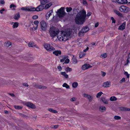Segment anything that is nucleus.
Masks as SVG:
<instances>
[{
    "label": "nucleus",
    "instance_id": "473e14b6",
    "mask_svg": "<svg viewBox=\"0 0 130 130\" xmlns=\"http://www.w3.org/2000/svg\"><path fill=\"white\" fill-rule=\"evenodd\" d=\"M14 107L16 109H21L22 108V106L18 105H14Z\"/></svg>",
    "mask_w": 130,
    "mask_h": 130
},
{
    "label": "nucleus",
    "instance_id": "9d476101",
    "mask_svg": "<svg viewBox=\"0 0 130 130\" xmlns=\"http://www.w3.org/2000/svg\"><path fill=\"white\" fill-rule=\"evenodd\" d=\"M92 67V66H90L88 63H86L83 65L81 67V69L83 70H85L90 68Z\"/></svg>",
    "mask_w": 130,
    "mask_h": 130
},
{
    "label": "nucleus",
    "instance_id": "f03ea898",
    "mask_svg": "<svg viewBox=\"0 0 130 130\" xmlns=\"http://www.w3.org/2000/svg\"><path fill=\"white\" fill-rule=\"evenodd\" d=\"M72 32L71 30L68 29L59 32L57 36V38L61 41H66L68 39Z\"/></svg>",
    "mask_w": 130,
    "mask_h": 130
},
{
    "label": "nucleus",
    "instance_id": "f257e3e1",
    "mask_svg": "<svg viewBox=\"0 0 130 130\" xmlns=\"http://www.w3.org/2000/svg\"><path fill=\"white\" fill-rule=\"evenodd\" d=\"M86 12L84 10L80 11L76 15L75 22L77 24H83L85 21Z\"/></svg>",
    "mask_w": 130,
    "mask_h": 130
},
{
    "label": "nucleus",
    "instance_id": "ea45409f",
    "mask_svg": "<svg viewBox=\"0 0 130 130\" xmlns=\"http://www.w3.org/2000/svg\"><path fill=\"white\" fill-rule=\"evenodd\" d=\"M9 80H7V81H4L2 83V84L3 85H7L8 84L7 83V82L9 83Z\"/></svg>",
    "mask_w": 130,
    "mask_h": 130
},
{
    "label": "nucleus",
    "instance_id": "4be33fe9",
    "mask_svg": "<svg viewBox=\"0 0 130 130\" xmlns=\"http://www.w3.org/2000/svg\"><path fill=\"white\" fill-rule=\"evenodd\" d=\"M49 111L54 113H58V111L57 110L51 108H48L47 109Z\"/></svg>",
    "mask_w": 130,
    "mask_h": 130
},
{
    "label": "nucleus",
    "instance_id": "a18cd8bd",
    "mask_svg": "<svg viewBox=\"0 0 130 130\" xmlns=\"http://www.w3.org/2000/svg\"><path fill=\"white\" fill-rule=\"evenodd\" d=\"M34 23L36 25V26H38L39 23V22L37 21H35L34 22Z\"/></svg>",
    "mask_w": 130,
    "mask_h": 130
},
{
    "label": "nucleus",
    "instance_id": "338daca9",
    "mask_svg": "<svg viewBox=\"0 0 130 130\" xmlns=\"http://www.w3.org/2000/svg\"><path fill=\"white\" fill-rule=\"evenodd\" d=\"M64 59H62L60 60V61L61 62H63L64 61Z\"/></svg>",
    "mask_w": 130,
    "mask_h": 130
},
{
    "label": "nucleus",
    "instance_id": "c756f323",
    "mask_svg": "<svg viewBox=\"0 0 130 130\" xmlns=\"http://www.w3.org/2000/svg\"><path fill=\"white\" fill-rule=\"evenodd\" d=\"M113 11L115 13L117 14L119 16H121L122 14L120 13L117 10L114 9H113Z\"/></svg>",
    "mask_w": 130,
    "mask_h": 130
},
{
    "label": "nucleus",
    "instance_id": "39448f33",
    "mask_svg": "<svg viewBox=\"0 0 130 130\" xmlns=\"http://www.w3.org/2000/svg\"><path fill=\"white\" fill-rule=\"evenodd\" d=\"M44 46L45 48L48 51H51L55 50V48L50 46L48 44L45 43L44 44Z\"/></svg>",
    "mask_w": 130,
    "mask_h": 130
},
{
    "label": "nucleus",
    "instance_id": "6ab92c4d",
    "mask_svg": "<svg viewBox=\"0 0 130 130\" xmlns=\"http://www.w3.org/2000/svg\"><path fill=\"white\" fill-rule=\"evenodd\" d=\"M125 23H123L122 24L120 25L118 29L120 30H122L124 29L125 26Z\"/></svg>",
    "mask_w": 130,
    "mask_h": 130
},
{
    "label": "nucleus",
    "instance_id": "f3484780",
    "mask_svg": "<svg viewBox=\"0 0 130 130\" xmlns=\"http://www.w3.org/2000/svg\"><path fill=\"white\" fill-rule=\"evenodd\" d=\"M116 1L118 3L121 4L127 3V0H116Z\"/></svg>",
    "mask_w": 130,
    "mask_h": 130
},
{
    "label": "nucleus",
    "instance_id": "2eb2a0df",
    "mask_svg": "<svg viewBox=\"0 0 130 130\" xmlns=\"http://www.w3.org/2000/svg\"><path fill=\"white\" fill-rule=\"evenodd\" d=\"M111 83L110 82L107 81L104 83L102 85V86L104 88H108L111 86Z\"/></svg>",
    "mask_w": 130,
    "mask_h": 130
},
{
    "label": "nucleus",
    "instance_id": "8fccbe9b",
    "mask_svg": "<svg viewBox=\"0 0 130 130\" xmlns=\"http://www.w3.org/2000/svg\"><path fill=\"white\" fill-rule=\"evenodd\" d=\"M70 61V60L68 59H67L65 60L64 63H68Z\"/></svg>",
    "mask_w": 130,
    "mask_h": 130
},
{
    "label": "nucleus",
    "instance_id": "680f3d73",
    "mask_svg": "<svg viewBox=\"0 0 130 130\" xmlns=\"http://www.w3.org/2000/svg\"><path fill=\"white\" fill-rule=\"evenodd\" d=\"M68 57L67 56L64 55L63 56V58L65 60L66 59H68Z\"/></svg>",
    "mask_w": 130,
    "mask_h": 130
},
{
    "label": "nucleus",
    "instance_id": "13d9d810",
    "mask_svg": "<svg viewBox=\"0 0 130 130\" xmlns=\"http://www.w3.org/2000/svg\"><path fill=\"white\" fill-rule=\"evenodd\" d=\"M91 14V13L90 12H88L87 13V15L88 16H90Z\"/></svg>",
    "mask_w": 130,
    "mask_h": 130
},
{
    "label": "nucleus",
    "instance_id": "603ef678",
    "mask_svg": "<svg viewBox=\"0 0 130 130\" xmlns=\"http://www.w3.org/2000/svg\"><path fill=\"white\" fill-rule=\"evenodd\" d=\"M83 3L85 5H87V3L86 0H83Z\"/></svg>",
    "mask_w": 130,
    "mask_h": 130
},
{
    "label": "nucleus",
    "instance_id": "c85d7f7f",
    "mask_svg": "<svg viewBox=\"0 0 130 130\" xmlns=\"http://www.w3.org/2000/svg\"><path fill=\"white\" fill-rule=\"evenodd\" d=\"M11 45V43L9 41L6 42L4 43V45L6 47H8Z\"/></svg>",
    "mask_w": 130,
    "mask_h": 130
},
{
    "label": "nucleus",
    "instance_id": "3c124183",
    "mask_svg": "<svg viewBox=\"0 0 130 130\" xmlns=\"http://www.w3.org/2000/svg\"><path fill=\"white\" fill-rule=\"evenodd\" d=\"M123 110L126 111H130V108H127L126 107H123Z\"/></svg>",
    "mask_w": 130,
    "mask_h": 130
},
{
    "label": "nucleus",
    "instance_id": "ddd939ff",
    "mask_svg": "<svg viewBox=\"0 0 130 130\" xmlns=\"http://www.w3.org/2000/svg\"><path fill=\"white\" fill-rule=\"evenodd\" d=\"M83 96L88 99L89 102H91L93 99V97L90 95L84 93L83 94Z\"/></svg>",
    "mask_w": 130,
    "mask_h": 130
},
{
    "label": "nucleus",
    "instance_id": "aec40b11",
    "mask_svg": "<svg viewBox=\"0 0 130 130\" xmlns=\"http://www.w3.org/2000/svg\"><path fill=\"white\" fill-rule=\"evenodd\" d=\"M11 25H12V28H17L18 27L19 23L17 22H12L11 23Z\"/></svg>",
    "mask_w": 130,
    "mask_h": 130
},
{
    "label": "nucleus",
    "instance_id": "de8ad7c7",
    "mask_svg": "<svg viewBox=\"0 0 130 130\" xmlns=\"http://www.w3.org/2000/svg\"><path fill=\"white\" fill-rule=\"evenodd\" d=\"M38 16L37 15H34L32 17V19H36L38 18Z\"/></svg>",
    "mask_w": 130,
    "mask_h": 130
},
{
    "label": "nucleus",
    "instance_id": "b1692460",
    "mask_svg": "<svg viewBox=\"0 0 130 130\" xmlns=\"http://www.w3.org/2000/svg\"><path fill=\"white\" fill-rule=\"evenodd\" d=\"M20 18V13L19 12L17 13L14 16V18L16 20H18Z\"/></svg>",
    "mask_w": 130,
    "mask_h": 130
},
{
    "label": "nucleus",
    "instance_id": "2f4dec72",
    "mask_svg": "<svg viewBox=\"0 0 130 130\" xmlns=\"http://www.w3.org/2000/svg\"><path fill=\"white\" fill-rule=\"evenodd\" d=\"M117 100V98L114 96H111L110 98V100L111 101H116Z\"/></svg>",
    "mask_w": 130,
    "mask_h": 130
},
{
    "label": "nucleus",
    "instance_id": "393cba45",
    "mask_svg": "<svg viewBox=\"0 0 130 130\" xmlns=\"http://www.w3.org/2000/svg\"><path fill=\"white\" fill-rule=\"evenodd\" d=\"M60 74L66 78H68L69 76L65 72H60Z\"/></svg>",
    "mask_w": 130,
    "mask_h": 130
},
{
    "label": "nucleus",
    "instance_id": "bf43d9fd",
    "mask_svg": "<svg viewBox=\"0 0 130 130\" xmlns=\"http://www.w3.org/2000/svg\"><path fill=\"white\" fill-rule=\"evenodd\" d=\"M23 85L24 86L26 87H27L28 86V85L27 83H23Z\"/></svg>",
    "mask_w": 130,
    "mask_h": 130
},
{
    "label": "nucleus",
    "instance_id": "f704fd0d",
    "mask_svg": "<svg viewBox=\"0 0 130 130\" xmlns=\"http://www.w3.org/2000/svg\"><path fill=\"white\" fill-rule=\"evenodd\" d=\"M65 70L67 72H69L72 71V69L71 68L68 67Z\"/></svg>",
    "mask_w": 130,
    "mask_h": 130
},
{
    "label": "nucleus",
    "instance_id": "7ed1b4c3",
    "mask_svg": "<svg viewBox=\"0 0 130 130\" xmlns=\"http://www.w3.org/2000/svg\"><path fill=\"white\" fill-rule=\"evenodd\" d=\"M49 32L50 36L54 37L59 33V30L54 26L51 27L50 29Z\"/></svg>",
    "mask_w": 130,
    "mask_h": 130
},
{
    "label": "nucleus",
    "instance_id": "774afa93",
    "mask_svg": "<svg viewBox=\"0 0 130 130\" xmlns=\"http://www.w3.org/2000/svg\"><path fill=\"white\" fill-rule=\"evenodd\" d=\"M38 27V26H36V27H34V28L35 29V30H36L37 29Z\"/></svg>",
    "mask_w": 130,
    "mask_h": 130
},
{
    "label": "nucleus",
    "instance_id": "412c9836",
    "mask_svg": "<svg viewBox=\"0 0 130 130\" xmlns=\"http://www.w3.org/2000/svg\"><path fill=\"white\" fill-rule=\"evenodd\" d=\"M101 99L102 101L104 103L106 104H108V101L105 98L102 97L101 98Z\"/></svg>",
    "mask_w": 130,
    "mask_h": 130
},
{
    "label": "nucleus",
    "instance_id": "6e6d98bb",
    "mask_svg": "<svg viewBox=\"0 0 130 130\" xmlns=\"http://www.w3.org/2000/svg\"><path fill=\"white\" fill-rule=\"evenodd\" d=\"M0 3L2 4H4L5 3V1L4 0H0Z\"/></svg>",
    "mask_w": 130,
    "mask_h": 130
},
{
    "label": "nucleus",
    "instance_id": "c9c22d12",
    "mask_svg": "<svg viewBox=\"0 0 130 130\" xmlns=\"http://www.w3.org/2000/svg\"><path fill=\"white\" fill-rule=\"evenodd\" d=\"M85 53L84 52H81L79 54V57L80 58H82L84 57L85 55Z\"/></svg>",
    "mask_w": 130,
    "mask_h": 130
},
{
    "label": "nucleus",
    "instance_id": "5701e85b",
    "mask_svg": "<svg viewBox=\"0 0 130 130\" xmlns=\"http://www.w3.org/2000/svg\"><path fill=\"white\" fill-rule=\"evenodd\" d=\"M53 53L56 56H58L59 55L61 54V52L60 51H56L53 52Z\"/></svg>",
    "mask_w": 130,
    "mask_h": 130
},
{
    "label": "nucleus",
    "instance_id": "a878e982",
    "mask_svg": "<svg viewBox=\"0 0 130 130\" xmlns=\"http://www.w3.org/2000/svg\"><path fill=\"white\" fill-rule=\"evenodd\" d=\"M52 4L51 3H50L46 4L44 7V8L45 9H47L49 8L52 5Z\"/></svg>",
    "mask_w": 130,
    "mask_h": 130
},
{
    "label": "nucleus",
    "instance_id": "c03bdc74",
    "mask_svg": "<svg viewBox=\"0 0 130 130\" xmlns=\"http://www.w3.org/2000/svg\"><path fill=\"white\" fill-rule=\"evenodd\" d=\"M125 81V79L124 78H123L122 79L120 80L119 83H122V82H124Z\"/></svg>",
    "mask_w": 130,
    "mask_h": 130
},
{
    "label": "nucleus",
    "instance_id": "423d86ee",
    "mask_svg": "<svg viewBox=\"0 0 130 130\" xmlns=\"http://www.w3.org/2000/svg\"><path fill=\"white\" fill-rule=\"evenodd\" d=\"M119 10L123 12H126L129 11V8L125 6H122L119 8Z\"/></svg>",
    "mask_w": 130,
    "mask_h": 130
},
{
    "label": "nucleus",
    "instance_id": "7c9ffc66",
    "mask_svg": "<svg viewBox=\"0 0 130 130\" xmlns=\"http://www.w3.org/2000/svg\"><path fill=\"white\" fill-rule=\"evenodd\" d=\"M103 94L102 92L100 91L96 95V97L97 98H99Z\"/></svg>",
    "mask_w": 130,
    "mask_h": 130
},
{
    "label": "nucleus",
    "instance_id": "bb28decb",
    "mask_svg": "<svg viewBox=\"0 0 130 130\" xmlns=\"http://www.w3.org/2000/svg\"><path fill=\"white\" fill-rule=\"evenodd\" d=\"M100 110L102 112H103L105 111V107L103 106H100Z\"/></svg>",
    "mask_w": 130,
    "mask_h": 130
},
{
    "label": "nucleus",
    "instance_id": "864d4df0",
    "mask_svg": "<svg viewBox=\"0 0 130 130\" xmlns=\"http://www.w3.org/2000/svg\"><path fill=\"white\" fill-rule=\"evenodd\" d=\"M13 7H16V6L14 5V4H11L10 5V8H12Z\"/></svg>",
    "mask_w": 130,
    "mask_h": 130
},
{
    "label": "nucleus",
    "instance_id": "58836bf2",
    "mask_svg": "<svg viewBox=\"0 0 130 130\" xmlns=\"http://www.w3.org/2000/svg\"><path fill=\"white\" fill-rule=\"evenodd\" d=\"M107 56V54L106 53L102 54L101 55V57L102 58H105Z\"/></svg>",
    "mask_w": 130,
    "mask_h": 130
},
{
    "label": "nucleus",
    "instance_id": "a211bd4d",
    "mask_svg": "<svg viewBox=\"0 0 130 130\" xmlns=\"http://www.w3.org/2000/svg\"><path fill=\"white\" fill-rule=\"evenodd\" d=\"M28 45L30 47H33L35 46L37 48H39V47L36 45L35 44L32 42H29L28 44Z\"/></svg>",
    "mask_w": 130,
    "mask_h": 130
},
{
    "label": "nucleus",
    "instance_id": "dca6fc26",
    "mask_svg": "<svg viewBox=\"0 0 130 130\" xmlns=\"http://www.w3.org/2000/svg\"><path fill=\"white\" fill-rule=\"evenodd\" d=\"M43 9V7L41 5H40L36 8H35V10L34 11H39L42 10Z\"/></svg>",
    "mask_w": 130,
    "mask_h": 130
},
{
    "label": "nucleus",
    "instance_id": "49530a36",
    "mask_svg": "<svg viewBox=\"0 0 130 130\" xmlns=\"http://www.w3.org/2000/svg\"><path fill=\"white\" fill-rule=\"evenodd\" d=\"M76 100V98L75 97H73L70 100L71 101H75Z\"/></svg>",
    "mask_w": 130,
    "mask_h": 130
},
{
    "label": "nucleus",
    "instance_id": "a19ab883",
    "mask_svg": "<svg viewBox=\"0 0 130 130\" xmlns=\"http://www.w3.org/2000/svg\"><path fill=\"white\" fill-rule=\"evenodd\" d=\"M114 118L116 120H118L121 119V117L120 116H115L114 117Z\"/></svg>",
    "mask_w": 130,
    "mask_h": 130
},
{
    "label": "nucleus",
    "instance_id": "5fc2aeb1",
    "mask_svg": "<svg viewBox=\"0 0 130 130\" xmlns=\"http://www.w3.org/2000/svg\"><path fill=\"white\" fill-rule=\"evenodd\" d=\"M102 76L104 77V76L106 74V73L105 72H102Z\"/></svg>",
    "mask_w": 130,
    "mask_h": 130
},
{
    "label": "nucleus",
    "instance_id": "1a4fd4ad",
    "mask_svg": "<svg viewBox=\"0 0 130 130\" xmlns=\"http://www.w3.org/2000/svg\"><path fill=\"white\" fill-rule=\"evenodd\" d=\"M21 9L23 11H34V10H35V8L32 7H23L21 8Z\"/></svg>",
    "mask_w": 130,
    "mask_h": 130
},
{
    "label": "nucleus",
    "instance_id": "052dcab7",
    "mask_svg": "<svg viewBox=\"0 0 130 130\" xmlns=\"http://www.w3.org/2000/svg\"><path fill=\"white\" fill-rule=\"evenodd\" d=\"M5 10L4 9V8L2 9L1 10H0V13L1 14H2L3 13V11H5Z\"/></svg>",
    "mask_w": 130,
    "mask_h": 130
},
{
    "label": "nucleus",
    "instance_id": "6e6552de",
    "mask_svg": "<svg viewBox=\"0 0 130 130\" xmlns=\"http://www.w3.org/2000/svg\"><path fill=\"white\" fill-rule=\"evenodd\" d=\"M34 87L37 88L39 89H46L47 87L45 86L40 85L38 83H34L33 84Z\"/></svg>",
    "mask_w": 130,
    "mask_h": 130
},
{
    "label": "nucleus",
    "instance_id": "4468645a",
    "mask_svg": "<svg viewBox=\"0 0 130 130\" xmlns=\"http://www.w3.org/2000/svg\"><path fill=\"white\" fill-rule=\"evenodd\" d=\"M26 106L32 109H36V108L35 105L32 103L27 102L25 103Z\"/></svg>",
    "mask_w": 130,
    "mask_h": 130
},
{
    "label": "nucleus",
    "instance_id": "4d7b16f0",
    "mask_svg": "<svg viewBox=\"0 0 130 130\" xmlns=\"http://www.w3.org/2000/svg\"><path fill=\"white\" fill-rule=\"evenodd\" d=\"M89 49V47H87L86 49H85L84 50L83 52H86Z\"/></svg>",
    "mask_w": 130,
    "mask_h": 130
},
{
    "label": "nucleus",
    "instance_id": "69168bd1",
    "mask_svg": "<svg viewBox=\"0 0 130 130\" xmlns=\"http://www.w3.org/2000/svg\"><path fill=\"white\" fill-rule=\"evenodd\" d=\"M129 58H128V59H127V62L125 64V65H127L128 63L129 62Z\"/></svg>",
    "mask_w": 130,
    "mask_h": 130
},
{
    "label": "nucleus",
    "instance_id": "72a5a7b5",
    "mask_svg": "<svg viewBox=\"0 0 130 130\" xmlns=\"http://www.w3.org/2000/svg\"><path fill=\"white\" fill-rule=\"evenodd\" d=\"M72 62L74 64H76L77 63V59L74 57H73L72 58Z\"/></svg>",
    "mask_w": 130,
    "mask_h": 130
},
{
    "label": "nucleus",
    "instance_id": "e2e57ef3",
    "mask_svg": "<svg viewBox=\"0 0 130 130\" xmlns=\"http://www.w3.org/2000/svg\"><path fill=\"white\" fill-rule=\"evenodd\" d=\"M58 69L59 71H60L61 70L62 68L61 66H59L58 67Z\"/></svg>",
    "mask_w": 130,
    "mask_h": 130
},
{
    "label": "nucleus",
    "instance_id": "9b49d317",
    "mask_svg": "<svg viewBox=\"0 0 130 130\" xmlns=\"http://www.w3.org/2000/svg\"><path fill=\"white\" fill-rule=\"evenodd\" d=\"M40 24L42 29L43 31L46 30V24L45 22L44 21H42L40 23Z\"/></svg>",
    "mask_w": 130,
    "mask_h": 130
},
{
    "label": "nucleus",
    "instance_id": "e433bc0d",
    "mask_svg": "<svg viewBox=\"0 0 130 130\" xmlns=\"http://www.w3.org/2000/svg\"><path fill=\"white\" fill-rule=\"evenodd\" d=\"M62 86L65 87L67 89H69L70 88L69 86L68 85L67 83H64L62 85Z\"/></svg>",
    "mask_w": 130,
    "mask_h": 130
},
{
    "label": "nucleus",
    "instance_id": "20e7f679",
    "mask_svg": "<svg viewBox=\"0 0 130 130\" xmlns=\"http://www.w3.org/2000/svg\"><path fill=\"white\" fill-rule=\"evenodd\" d=\"M57 14L59 18L62 17L65 15V13L63 10V8L61 7L58 10Z\"/></svg>",
    "mask_w": 130,
    "mask_h": 130
},
{
    "label": "nucleus",
    "instance_id": "4c0bfd02",
    "mask_svg": "<svg viewBox=\"0 0 130 130\" xmlns=\"http://www.w3.org/2000/svg\"><path fill=\"white\" fill-rule=\"evenodd\" d=\"M58 126H59L58 125H53L51 126L50 127L51 128H52V129H56L58 127Z\"/></svg>",
    "mask_w": 130,
    "mask_h": 130
},
{
    "label": "nucleus",
    "instance_id": "0e129e2a",
    "mask_svg": "<svg viewBox=\"0 0 130 130\" xmlns=\"http://www.w3.org/2000/svg\"><path fill=\"white\" fill-rule=\"evenodd\" d=\"M99 25V23L98 22H97L96 23L95 25V27H97Z\"/></svg>",
    "mask_w": 130,
    "mask_h": 130
},
{
    "label": "nucleus",
    "instance_id": "79ce46f5",
    "mask_svg": "<svg viewBox=\"0 0 130 130\" xmlns=\"http://www.w3.org/2000/svg\"><path fill=\"white\" fill-rule=\"evenodd\" d=\"M72 9L71 7H67L66 8V10L67 12H69L71 11Z\"/></svg>",
    "mask_w": 130,
    "mask_h": 130
},
{
    "label": "nucleus",
    "instance_id": "f8f14e48",
    "mask_svg": "<svg viewBox=\"0 0 130 130\" xmlns=\"http://www.w3.org/2000/svg\"><path fill=\"white\" fill-rule=\"evenodd\" d=\"M53 10H51L48 12L45 15L46 19L47 20H49L50 19L51 17H52L53 14Z\"/></svg>",
    "mask_w": 130,
    "mask_h": 130
},
{
    "label": "nucleus",
    "instance_id": "0eeeda50",
    "mask_svg": "<svg viewBox=\"0 0 130 130\" xmlns=\"http://www.w3.org/2000/svg\"><path fill=\"white\" fill-rule=\"evenodd\" d=\"M89 30L88 28L86 26L82 28L81 31L78 33L79 36L81 37L83 35V34L87 32Z\"/></svg>",
    "mask_w": 130,
    "mask_h": 130
},
{
    "label": "nucleus",
    "instance_id": "09e8293b",
    "mask_svg": "<svg viewBox=\"0 0 130 130\" xmlns=\"http://www.w3.org/2000/svg\"><path fill=\"white\" fill-rule=\"evenodd\" d=\"M111 19L112 20V23H115L116 22V21L114 19V18L113 17H112L111 18Z\"/></svg>",
    "mask_w": 130,
    "mask_h": 130
},
{
    "label": "nucleus",
    "instance_id": "cd10ccee",
    "mask_svg": "<svg viewBox=\"0 0 130 130\" xmlns=\"http://www.w3.org/2000/svg\"><path fill=\"white\" fill-rule=\"evenodd\" d=\"M78 85V84L77 82H74L72 83V86L73 88H75L77 87Z\"/></svg>",
    "mask_w": 130,
    "mask_h": 130
},
{
    "label": "nucleus",
    "instance_id": "37998d69",
    "mask_svg": "<svg viewBox=\"0 0 130 130\" xmlns=\"http://www.w3.org/2000/svg\"><path fill=\"white\" fill-rule=\"evenodd\" d=\"M124 74L127 77L129 78V74H128V73L126 72H125Z\"/></svg>",
    "mask_w": 130,
    "mask_h": 130
}]
</instances>
